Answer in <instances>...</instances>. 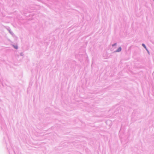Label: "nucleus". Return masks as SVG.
Wrapping results in <instances>:
<instances>
[{"mask_svg":"<svg viewBox=\"0 0 154 154\" xmlns=\"http://www.w3.org/2000/svg\"><path fill=\"white\" fill-rule=\"evenodd\" d=\"M121 47H119L118 49V50L116 51V52H120L121 51Z\"/></svg>","mask_w":154,"mask_h":154,"instance_id":"f257e3e1","label":"nucleus"},{"mask_svg":"<svg viewBox=\"0 0 154 154\" xmlns=\"http://www.w3.org/2000/svg\"><path fill=\"white\" fill-rule=\"evenodd\" d=\"M142 45H143V47H144L145 48H146V46H145V45L144 44H142Z\"/></svg>","mask_w":154,"mask_h":154,"instance_id":"f03ea898","label":"nucleus"},{"mask_svg":"<svg viewBox=\"0 0 154 154\" xmlns=\"http://www.w3.org/2000/svg\"><path fill=\"white\" fill-rule=\"evenodd\" d=\"M14 47L16 49H17L18 48L17 46H14Z\"/></svg>","mask_w":154,"mask_h":154,"instance_id":"7ed1b4c3","label":"nucleus"},{"mask_svg":"<svg viewBox=\"0 0 154 154\" xmlns=\"http://www.w3.org/2000/svg\"><path fill=\"white\" fill-rule=\"evenodd\" d=\"M115 45V44L113 45L112 46H113L114 45Z\"/></svg>","mask_w":154,"mask_h":154,"instance_id":"20e7f679","label":"nucleus"}]
</instances>
